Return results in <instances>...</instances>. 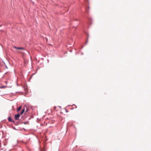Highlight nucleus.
Here are the masks:
<instances>
[{"mask_svg": "<svg viewBox=\"0 0 151 151\" xmlns=\"http://www.w3.org/2000/svg\"><path fill=\"white\" fill-rule=\"evenodd\" d=\"M14 48L17 50V52L21 53L22 55H24V52H23L22 51V50H25L24 49V48L17 47L16 46H14Z\"/></svg>", "mask_w": 151, "mask_h": 151, "instance_id": "1", "label": "nucleus"}, {"mask_svg": "<svg viewBox=\"0 0 151 151\" xmlns=\"http://www.w3.org/2000/svg\"><path fill=\"white\" fill-rule=\"evenodd\" d=\"M20 116V115L19 114H17V115H15L14 117H15V119L16 120H18L19 119V118Z\"/></svg>", "mask_w": 151, "mask_h": 151, "instance_id": "2", "label": "nucleus"}, {"mask_svg": "<svg viewBox=\"0 0 151 151\" xmlns=\"http://www.w3.org/2000/svg\"><path fill=\"white\" fill-rule=\"evenodd\" d=\"M8 120L9 122H14V121H12V119H11V118L10 117H9L8 118Z\"/></svg>", "mask_w": 151, "mask_h": 151, "instance_id": "3", "label": "nucleus"}, {"mask_svg": "<svg viewBox=\"0 0 151 151\" xmlns=\"http://www.w3.org/2000/svg\"><path fill=\"white\" fill-rule=\"evenodd\" d=\"M21 108H22V106H20L18 108H17V111H19L21 110Z\"/></svg>", "mask_w": 151, "mask_h": 151, "instance_id": "4", "label": "nucleus"}, {"mask_svg": "<svg viewBox=\"0 0 151 151\" xmlns=\"http://www.w3.org/2000/svg\"><path fill=\"white\" fill-rule=\"evenodd\" d=\"M25 110V108H24L23 109H22V111L21 112L20 114L22 115V114L24 113Z\"/></svg>", "mask_w": 151, "mask_h": 151, "instance_id": "5", "label": "nucleus"}, {"mask_svg": "<svg viewBox=\"0 0 151 151\" xmlns=\"http://www.w3.org/2000/svg\"><path fill=\"white\" fill-rule=\"evenodd\" d=\"M25 107L26 108V111L27 112V111H28L29 109L27 108V106H26Z\"/></svg>", "mask_w": 151, "mask_h": 151, "instance_id": "6", "label": "nucleus"}, {"mask_svg": "<svg viewBox=\"0 0 151 151\" xmlns=\"http://www.w3.org/2000/svg\"><path fill=\"white\" fill-rule=\"evenodd\" d=\"M41 151H45L44 149H43Z\"/></svg>", "mask_w": 151, "mask_h": 151, "instance_id": "7", "label": "nucleus"}]
</instances>
